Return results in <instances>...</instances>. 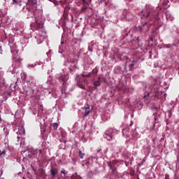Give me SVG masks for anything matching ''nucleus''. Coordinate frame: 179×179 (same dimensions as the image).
<instances>
[{
    "instance_id": "obj_1",
    "label": "nucleus",
    "mask_w": 179,
    "mask_h": 179,
    "mask_svg": "<svg viewBox=\"0 0 179 179\" xmlns=\"http://www.w3.org/2000/svg\"><path fill=\"white\" fill-rule=\"evenodd\" d=\"M157 12L153 10V8L150 6H146V13L143 15L141 19L145 17L147 21L142 25H138V27H134L135 31H138L144 36H148L150 26L153 24V22L157 20Z\"/></svg>"
},
{
    "instance_id": "obj_2",
    "label": "nucleus",
    "mask_w": 179,
    "mask_h": 179,
    "mask_svg": "<svg viewBox=\"0 0 179 179\" xmlns=\"http://www.w3.org/2000/svg\"><path fill=\"white\" fill-rule=\"evenodd\" d=\"M22 155L27 159H31V157L38 159V157H37V155H41V150L36 149L31 151L28 149L27 150L22 151Z\"/></svg>"
},
{
    "instance_id": "obj_3",
    "label": "nucleus",
    "mask_w": 179,
    "mask_h": 179,
    "mask_svg": "<svg viewBox=\"0 0 179 179\" xmlns=\"http://www.w3.org/2000/svg\"><path fill=\"white\" fill-rule=\"evenodd\" d=\"M87 83V80L85 79V77H83V76L81 78H80L77 82V85L78 87H80V89H85V86Z\"/></svg>"
},
{
    "instance_id": "obj_4",
    "label": "nucleus",
    "mask_w": 179,
    "mask_h": 179,
    "mask_svg": "<svg viewBox=\"0 0 179 179\" xmlns=\"http://www.w3.org/2000/svg\"><path fill=\"white\" fill-rule=\"evenodd\" d=\"M123 15L125 17V19H127V20L129 21V20H132L134 16H132V13H128V11H124L123 13Z\"/></svg>"
},
{
    "instance_id": "obj_5",
    "label": "nucleus",
    "mask_w": 179,
    "mask_h": 179,
    "mask_svg": "<svg viewBox=\"0 0 179 179\" xmlns=\"http://www.w3.org/2000/svg\"><path fill=\"white\" fill-rule=\"evenodd\" d=\"M84 113H83V118H85V117H87V115H89V114H90V111H92V109H90V106H87L84 108Z\"/></svg>"
},
{
    "instance_id": "obj_6",
    "label": "nucleus",
    "mask_w": 179,
    "mask_h": 179,
    "mask_svg": "<svg viewBox=\"0 0 179 179\" xmlns=\"http://www.w3.org/2000/svg\"><path fill=\"white\" fill-rule=\"evenodd\" d=\"M57 174H58V169L52 167L50 169V175L52 176V177H55Z\"/></svg>"
},
{
    "instance_id": "obj_7",
    "label": "nucleus",
    "mask_w": 179,
    "mask_h": 179,
    "mask_svg": "<svg viewBox=\"0 0 179 179\" xmlns=\"http://www.w3.org/2000/svg\"><path fill=\"white\" fill-rule=\"evenodd\" d=\"M117 161H112L108 163V166L110 169H115V165L117 164Z\"/></svg>"
},
{
    "instance_id": "obj_8",
    "label": "nucleus",
    "mask_w": 179,
    "mask_h": 179,
    "mask_svg": "<svg viewBox=\"0 0 179 179\" xmlns=\"http://www.w3.org/2000/svg\"><path fill=\"white\" fill-rule=\"evenodd\" d=\"M37 3V0H28L27 6H34Z\"/></svg>"
},
{
    "instance_id": "obj_9",
    "label": "nucleus",
    "mask_w": 179,
    "mask_h": 179,
    "mask_svg": "<svg viewBox=\"0 0 179 179\" xmlns=\"http://www.w3.org/2000/svg\"><path fill=\"white\" fill-rule=\"evenodd\" d=\"M94 86L97 87V86H100L101 85V78H99L98 80H96L93 83Z\"/></svg>"
},
{
    "instance_id": "obj_10",
    "label": "nucleus",
    "mask_w": 179,
    "mask_h": 179,
    "mask_svg": "<svg viewBox=\"0 0 179 179\" xmlns=\"http://www.w3.org/2000/svg\"><path fill=\"white\" fill-rule=\"evenodd\" d=\"M39 176H41V177H42V178H45V177H46L45 170L40 169L39 170Z\"/></svg>"
},
{
    "instance_id": "obj_11",
    "label": "nucleus",
    "mask_w": 179,
    "mask_h": 179,
    "mask_svg": "<svg viewBox=\"0 0 179 179\" xmlns=\"http://www.w3.org/2000/svg\"><path fill=\"white\" fill-rule=\"evenodd\" d=\"M120 72H121V66H117L116 67H115L114 73L118 74L120 73Z\"/></svg>"
},
{
    "instance_id": "obj_12",
    "label": "nucleus",
    "mask_w": 179,
    "mask_h": 179,
    "mask_svg": "<svg viewBox=\"0 0 179 179\" xmlns=\"http://www.w3.org/2000/svg\"><path fill=\"white\" fill-rule=\"evenodd\" d=\"M104 136H105L106 139H107V141H109L110 142V141H113V135L106 134Z\"/></svg>"
},
{
    "instance_id": "obj_13",
    "label": "nucleus",
    "mask_w": 179,
    "mask_h": 179,
    "mask_svg": "<svg viewBox=\"0 0 179 179\" xmlns=\"http://www.w3.org/2000/svg\"><path fill=\"white\" fill-rule=\"evenodd\" d=\"M71 178L72 179H74V178H76V179H83V178H82V177H80V176L78 175V173H76V172L72 176Z\"/></svg>"
},
{
    "instance_id": "obj_14",
    "label": "nucleus",
    "mask_w": 179,
    "mask_h": 179,
    "mask_svg": "<svg viewBox=\"0 0 179 179\" xmlns=\"http://www.w3.org/2000/svg\"><path fill=\"white\" fill-rule=\"evenodd\" d=\"M22 0H13V5H20Z\"/></svg>"
},
{
    "instance_id": "obj_15",
    "label": "nucleus",
    "mask_w": 179,
    "mask_h": 179,
    "mask_svg": "<svg viewBox=\"0 0 179 179\" xmlns=\"http://www.w3.org/2000/svg\"><path fill=\"white\" fill-rule=\"evenodd\" d=\"M51 128H53L55 131H57L58 129V124L57 123H53L50 125Z\"/></svg>"
},
{
    "instance_id": "obj_16",
    "label": "nucleus",
    "mask_w": 179,
    "mask_h": 179,
    "mask_svg": "<svg viewBox=\"0 0 179 179\" xmlns=\"http://www.w3.org/2000/svg\"><path fill=\"white\" fill-rule=\"evenodd\" d=\"M35 28L36 30H40V29H41V23L36 22V24H35Z\"/></svg>"
},
{
    "instance_id": "obj_17",
    "label": "nucleus",
    "mask_w": 179,
    "mask_h": 179,
    "mask_svg": "<svg viewBox=\"0 0 179 179\" xmlns=\"http://www.w3.org/2000/svg\"><path fill=\"white\" fill-rule=\"evenodd\" d=\"M78 155L80 159H83V157H85V154H83L81 150H79Z\"/></svg>"
},
{
    "instance_id": "obj_18",
    "label": "nucleus",
    "mask_w": 179,
    "mask_h": 179,
    "mask_svg": "<svg viewBox=\"0 0 179 179\" xmlns=\"http://www.w3.org/2000/svg\"><path fill=\"white\" fill-rule=\"evenodd\" d=\"M112 170V174H117V168L110 169Z\"/></svg>"
},
{
    "instance_id": "obj_19",
    "label": "nucleus",
    "mask_w": 179,
    "mask_h": 179,
    "mask_svg": "<svg viewBox=\"0 0 179 179\" xmlns=\"http://www.w3.org/2000/svg\"><path fill=\"white\" fill-rule=\"evenodd\" d=\"M134 64H129V71H132V69L134 68Z\"/></svg>"
},
{
    "instance_id": "obj_20",
    "label": "nucleus",
    "mask_w": 179,
    "mask_h": 179,
    "mask_svg": "<svg viewBox=\"0 0 179 179\" xmlns=\"http://www.w3.org/2000/svg\"><path fill=\"white\" fill-rule=\"evenodd\" d=\"M5 153H6L5 150L0 151V156H2V155H5Z\"/></svg>"
},
{
    "instance_id": "obj_21",
    "label": "nucleus",
    "mask_w": 179,
    "mask_h": 179,
    "mask_svg": "<svg viewBox=\"0 0 179 179\" xmlns=\"http://www.w3.org/2000/svg\"><path fill=\"white\" fill-rule=\"evenodd\" d=\"M59 80H62L63 81V83H65V78H59Z\"/></svg>"
},
{
    "instance_id": "obj_22",
    "label": "nucleus",
    "mask_w": 179,
    "mask_h": 179,
    "mask_svg": "<svg viewBox=\"0 0 179 179\" xmlns=\"http://www.w3.org/2000/svg\"><path fill=\"white\" fill-rule=\"evenodd\" d=\"M41 134H44V133L45 132V129H43H43H41Z\"/></svg>"
},
{
    "instance_id": "obj_23",
    "label": "nucleus",
    "mask_w": 179,
    "mask_h": 179,
    "mask_svg": "<svg viewBox=\"0 0 179 179\" xmlns=\"http://www.w3.org/2000/svg\"><path fill=\"white\" fill-rule=\"evenodd\" d=\"M65 2L69 3V2H72V0H64Z\"/></svg>"
},
{
    "instance_id": "obj_24",
    "label": "nucleus",
    "mask_w": 179,
    "mask_h": 179,
    "mask_svg": "<svg viewBox=\"0 0 179 179\" xmlns=\"http://www.w3.org/2000/svg\"><path fill=\"white\" fill-rule=\"evenodd\" d=\"M60 173H62V174H66V173H65V171H61Z\"/></svg>"
},
{
    "instance_id": "obj_25",
    "label": "nucleus",
    "mask_w": 179,
    "mask_h": 179,
    "mask_svg": "<svg viewBox=\"0 0 179 179\" xmlns=\"http://www.w3.org/2000/svg\"><path fill=\"white\" fill-rule=\"evenodd\" d=\"M22 131V134H24V129L21 128Z\"/></svg>"
},
{
    "instance_id": "obj_26",
    "label": "nucleus",
    "mask_w": 179,
    "mask_h": 179,
    "mask_svg": "<svg viewBox=\"0 0 179 179\" xmlns=\"http://www.w3.org/2000/svg\"><path fill=\"white\" fill-rule=\"evenodd\" d=\"M2 176V171H0V177Z\"/></svg>"
},
{
    "instance_id": "obj_27",
    "label": "nucleus",
    "mask_w": 179,
    "mask_h": 179,
    "mask_svg": "<svg viewBox=\"0 0 179 179\" xmlns=\"http://www.w3.org/2000/svg\"><path fill=\"white\" fill-rule=\"evenodd\" d=\"M2 48L0 46V54H2V52L1 51V49Z\"/></svg>"
},
{
    "instance_id": "obj_28",
    "label": "nucleus",
    "mask_w": 179,
    "mask_h": 179,
    "mask_svg": "<svg viewBox=\"0 0 179 179\" xmlns=\"http://www.w3.org/2000/svg\"><path fill=\"white\" fill-rule=\"evenodd\" d=\"M104 1H106V0H101V3H103V2H104Z\"/></svg>"
},
{
    "instance_id": "obj_29",
    "label": "nucleus",
    "mask_w": 179,
    "mask_h": 179,
    "mask_svg": "<svg viewBox=\"0 0 179 179\" xmlns=\"http://www.w3.org/2000/svg\"><path fill=\"white\" fill-rule=\"evenodd\" d=\"M150 41H153V38H150Z\"/></svg>"
},
{
    "instance_id": "obj_30",
    "label": "nucleus",
    "mask_w": 179,
    "mask_h": 179,
    "mask_svg": "<svg viewBox=\"0 0 179 179\" xmlns=\"http://www.w3.org/2000/svg\"><path fill=\"white\" fill-rule=\"evenodd\" d=\"M27 93H29V91H26V94H27Z\"/></svg>"
},
{
    "instance_id": "obj_31",
    "label": "nucleus",
    "mask_w": 179,
    "mask_h": 179,
    "mask_svg": "<svg viewBox=\"0 0 179 179\" xmlns=\"http://www.w3.org/2000/svg\"><path fill=\"white\" fill-rule=\"evenodd\" d=\"M132 62H135V59H133Z\"/></svg>"
},
{
    "instance_id": "obj_32",
    "label": "nucleus",
    "mask_w": 179,
    "mask_h": 179,
    "mask_svg": "<svg viewBox=\"0 0 179 179\" xmlns=\"http://www.w3.org/2000/svg\"><path fill=\"white\" fill-rule=\"evenodd\" d=\"M127 70V67H124V71H126Z\"/></svg>"
},
{
    "instance_id": "obj_33",
    "label": "nucleus",
    "mask_w": 179,
    "mask_h": 179,
    "mask_svg": "<svg viewBox=\"0 0 179 179\" xmlns=\"http://www.w3.org/2000/svg\"><path fill=\"white\" fill-rule=\"evenodd\" d=\"M17 139H20V137L17 136Z\"/></svg>"
},
{
    "instance_id": "obj_34",
    "label": "nucleus",
    "mask_w": 179,
    "mask_h": 179,
    "mask_svg": "<svg viewBox=\"0 0 179 179\" xmlns=\"http://www.w3.org/2000/svg\"><path fill=\"white\" fill-rule=\"evenodd\" d=\"M57 179H61L60 178H58Z\"/></svg>"
},
{
    "instance_id": "obj_35",
    "label": "nucleus",
    "mask_w": 179,
    "mask_h": 179,
    "mask_svg": "<svg viewBox=\"0 0 179 179\" xmlns=\"http://www.w3.org/2000/svg\"><path fill=\"white\" fill-rule=\"evenodd\" d=\"M0 121H1V116H0Z\"/></svg>"
},
{
    "instance_id": "obj_36",
    "label": "nucleus",
    "mask_w": 179,
    "mask_h": 179,
    "mask_svg": "<svg viewBox=\"0 0 179 179\" xmlns=\"http://www.w3.org/2000/svg\"><path fill=\"white\" fill-rule=\"evenodd\" d=\"M33 92H34V91L32 90V93H33Z\"/></svg>"
}]
</instances>
